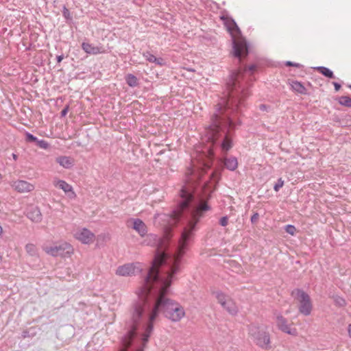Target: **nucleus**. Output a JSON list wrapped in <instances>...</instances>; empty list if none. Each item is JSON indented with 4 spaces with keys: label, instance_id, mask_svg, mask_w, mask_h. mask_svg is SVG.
Listing matches in <instances>:
<instances>
[{
    "label": "nucleus",
    "instance_id": "obj_24",
    "mask_svg": "<svg viewBox=\"0 0 351 351\" xmlns=\"http://www.w3.org/2000/svg\"><path fill=\"white\" fill-rule=\"evenodd\" d=\"M36 144L39 147L44 149H47L49 147V143L45 140H38V139L36 141Z\"/></svg>",
    "mask_w": 351,
    "mask_h": 351
},
{
    "label": "nucleus",
    "instance_id": "obj_9",
    "mask_svg": "<svg viewBox=\"0 0 351 351\" xmlns=\"http://www.w3.org/2000/svg\"><path fill=\"white\" fill-rule=\"evenodd\" d=\"M143 269L139 263L125 264L119 267L116 270V274L121 276H129L136 275Z\"/></svg>",
    "mask_w": 351,
    "mask_h": 351
},
{
    "label": "nucleus",
    "instance_id": "obj_5",
    "mask_svg": "<svg viewBox=\"0 0 351 351\" xmlns=\"http://www.w3.org/2000/svg\"><path fill=\"white\" fill-rule=\"evenodd\" d=\"M291 295L298 302L299 312L305 316L310 315L313 310V304L310 295L300 289L292 291Z\"/></svg>",
    "mask_w": 351,
    "mask_h": 351
},
{
    "label": "nucleus",
    "instance_id": "obj_43",
    "mask_svg": "<svg viewBox=\"0 0 351 351\" xmlns=\"http://www.w3.org/2000/svg\"><path fill=\"white\" fill-rule=\"evenodd\" d=\"M2 261V257L0 256V263Z\"/></svg>",
    "mask_w": 351,
    "mask_h": 351
},
{
    "label": "nucleus",
    "instance_id": "obj_6",
    "mask_svg": "<svg viewBox=\"0 0 351 351\" xmlns=\"http://www.w3.org/2000/svg\"><path fill=\"white\" fill-rule=\"evenodd\" d=\"M43 250L52 256H61L62 258L70 257L74 252L73 246L67 242H62L53 246L44 247Z\"/></svg>",
    "mask_w": 351,
    "mask_h": 351
},
{
    "label": "nucleus",
    "instance_id": "obj_23",
    "mask_svg": "<svg viewBox=\"0 0 351 351\" xmlns=\"http://www.w3.org/2000/svg\"><path fill=\"white\" fill-rule=\"evenodd\" d=\"M339 103L341 105L350 107L351 106V99L349 97H341L339 98Z\"/></svg>",
    "mask_w": 351,
    "mask_h": 351
},
{
    "label": "nucleus",
    "instance_id": "obj_16",
    "mask_svg": "<svg viewBox=\"0 0 351 351\" xmlns=\"http://www.w3.org/2000/svg\"><path fill=\"white\" fill-rule=\"evenodd\" d=\"M56 161L65 169H71L75 165V160L71 156H61L57 157Z\"/></svg>",
    "mask_w": 351,
    "mask_h": 351
},
{
    "label": "nucleus",
    "instance_id": "obj_19",
    "mask_svg": "<svg viewBox=\"0 0 351 351\" xmlns=\"http://www.w3.org/2000/svg\"><path fill=\"white\" fill-rule=\"evenodd\" d=\"M291 88L300 94L306 95V88L300 82L293 81L291 84Z\"/></svg>",
    "mask_w": 351,
    "mask_h": 351
},
{
    "label": "nucleus",
    "instance_id": "obj_29",
    "mask_svg": "<svg viewBox=\"0 0 351 351\" xmlns=\"http://www.w3.org/2000/svg\"><path fill=\"white\" fill-rule=\"evenodd\" d=\"M335 302L339 306H344L345 304H346V302H345L344 299H343L342 298H339V297L335 299Z\"/></svg>",
    "mask_w": 351,
    "mask_h": 351
},
{
    "label": "nucleus",
    "instance_id": "obj_41",
    "mask_svg": "<svg viewBox=\"0 0 351 351\" xmlns=\"http://www.w3.org/2000/svg\"><path fill=\"white\" fill-rule=\"evenodd\" d=\"M206 182H207V181L204 182V183L202 184V186H202V187H205V185H206Z\"/></svg>",
    "mask_w": 351,
    "mask_h": 351
},
{
    "label": "nucleus",
    "instance_id": "obj_17",
    "mask_svg": "<svg viewBox=\"0 0 351 351\" xmlns=\"http://www.w3.org/2000/svg\"><path fill=\"white\" fill-rule=\"evenodd\" d=\"M143 57L149 62H154L158 65H163L164 60L162 58H157L149 51H145L143 53Z\"/></svg>",
    "mask_w": 351,
    "mask_h": 351
},
{
    "label": "nucleus",
    "instance_id": "obj_2",
    "mask_svg": "<svg viewBox=\"0 0 351 351\" xmlns=\"http://www.w3.org/2000/svg\"><path fill=\"white\" fill-rule=\"evenodd\" d=\"M256 65H250L243 71L233 72L227 83V91L217 104L215 114L211 118L210 125L206 128L203 142L207 144L200 150H196L191 166L186 169L184 181L198 185L203 172L209 169L212 164L213 147L220 145L223 151L229 150L232 145L228 135L227 128H234L237 123L235 117L241 114L244 100L250 95L249 83L245 80L247 71L253 72ZM240 124V121H238Z\"/></svg>",
    "mask_w": 351,
    "mask_h": 351
},
{
    "label": "nucleus",
    "instance_id": "obj_8",
    "mask_svg": "<svg viewBox=\"0 0 351 351\" xmlns=\"http://www.w3.org/2000/svg\"><path fill=\"white\" fill-rule=\"evenodd\" d=\"M215 297L221 306L230 315H235L239 311L236 303L222 292H216Z\"/></svg>",
    "mask_w": 351,
    "mask_h": 351
},
{
    "label": "nucleus",
    "instance_id": "obj_20",
    "mask_svg": "<svg viewBox=\"0 0 351 351\" xmlns=\"http://www.w3.org/2000/svg\"><path fill=\"white\" fill-rule=\"evenodd\" d=\"M316 70L319 73H322L323 75H324L328 78L333 79L335 77L333 72L327 67L317 66V67H316Z\"/></svg>",
    "mask_w": 351,
    "mask_h": 351
},
{
    "label": "nucleus",
    "instance_id": "obj_21",
    "mask_svg": "<svg viewBox=\"0 0 351 351\" xmlns=\"http://www.w3.org/2000/svg\"><path fill=\"white\" fill-rule=\"evenodd\" d=\"M125 81L130 87H135L138 85V79L132 74H128L125 76Z\"/></svg>",
    "mask_w": 351,
    "mask_h": 351
},
{
    "label": "nucleus",
    "instance_id": "obj_18",
    "mask_svg": "<svg viewBox=\"0 0 351 351\" xmlns=\"http://www.w3.org/2000/svg\"><path fill=\"white\" fill-rule=\"evenodd\" d=\"M224 165L228 169L234 171L237 168L238 162L235 157H230L225 158Z\"/></svg>",
    "mask_w": 351,
    "mask_h": 351
},
{
    "label": "nucleus",
    "instance_id": "obj_39",
    "mask_svg": "<svg viewBox=\"0 0 351 351\" xmlns=\"http://www.w3.org/2000/svg\"><path fill=\"white\" fill-rule=\"evenodd\" d=\"M260 108H261V110H265L266 109V106L262 104V105L260 106Z\"/></svg>",
    "mask_w": 351,
    "mask_h": 351
},
{
    "label": "nucleus",
    "instance_id": "obj_1",
    "mask_svg": "<svg viewBox=\"0 0 351 351\" xmlns=\"http://www.w3.org/2000/svg\"><path fill=\"white\" fill-rule=\"evenodd\" d=\"M197 185L184 181L180 191V202L172 212V219L176 223L183 219V231L176 252L169 255L158 252L141 289L138 300L134 304L131 317L127 322L128 331L123 337V346L119 351H143L154 328V322L162 313L172 322L180 321L185 316L183 306L167 297L176 275L181 270L182 257L197 230L196 226L205 213L210 210L206 202H201L195 209L185 213L193 197Z\"/></svg>",
    "mask_w": 351,
    "mask_h": 351
},
{
    "label": "nucleus",
    "instance_id": "obj_12",
    "mask_svg": "<svg viewBox=\"0 0 351 351\" xmlns=\"http://www.w3.org/2000/svg\"><path fill=\"white\" fill-rule=\"evenodd\" d=\"M53 184L56 188L62 190L64 193L71 199H75L76 194L73 186L66 181L58 178H54Z\"/></svg>",
    "mask_w": 351,
    "mask_h": 351
},
{
    "label": "nucleus",
    "instance_id": "obj_7",
    "mask_svg": "<svg viewBox=\"0 0 351 351\" xmlns=\"http://www.w3.org/2000/svg\"><path fill=\"white\" fill-rule=\"evenodd\" d=\"M274 317L276 326L279 330L293 337H297L298 335V331L297 328L293 326V323H289L287 319L285 318L281 313L275 312Z\"/></svg>",
    "mask_w": 351,
    "mask_h": 351
},
{
    "label": "nucleus",
    "instance_id": "obj_15",
    "mask_svg": "<svg viewBox=\"0 0 351 351\" xmlns=\"http://www.w3.org/2000/svg\"><path fill=\"white\" fill-rule=\"evenodd\" d=\"M130 221L132 222V228L144 237L147 232L145 223L140 219H132Z\"/></svg>",
    "mask_w": 351,
    "mask_h": 351
},
{
    "label": "nucleus",
    "instance_id": "obj_38",
    "mask_svg": "<svg viewBox=\"0 0 351 351\" xmlns=\"http://www.w3.org/2000/svg\"><path fill=\"white\" fill-rule=\"evenodd\" d=\"M348 332L349 335L351 334V324H349L348 326Z\"/></svg>",
    "mask_w": 351,
    "mask_h": 351
},
{
    "label": "nucleus",
    "instance_id": "obj_42",
    "mask_svg": "<svg viewBox=\"0 0 351 351\" xmlns=\"http://www.w3.org/2000/svg\"><path fill=\"white\" fill-rule=\"evenodd\" d=\"M211 176H213V173H211V174L209 176V177H208V178H210Z\"/></svg>",
    "mask_w": 351,
    "mask_h": 351
},
{
    "label": "nucleus",
    "instance_id": "obj_36",
    "mask_svg": "<svg viewBox=\"0 0 351 351\" xmlns=\"http://www.w3.org/2000/svg\"><path fill=\"white\" fill-rule=\"evenodd\" d=\"M63 58H64L63 55L58 56L56 58L58 62H60L63 60Z\"/></svg>",
    "mask_w": 351,
    "mask_h": 351
},
{
    "label": "nucleus",
    "instance_id": "obj_27",
    "mask_svg": "<svg viewBox=\"0 0 351 351\" xmlns=\"http://www.w3.org/2000/svg\"><path fill=\"white\" fill-rule=\"evenodd\" d=\"M26 141L29 142H36L37 141V137L34 136L33 134L26 132L25 134Z\"/></svg>",
    "mask_w": 351,
    "mask_h": 351
},
{
    "label": "nucleus",
    "instance_id": "obj_14",
    "mask_svg": "<svg viewBox=\"0 0 351 351\" xmlns=\"http://www.w3.org/2000/svg\"><path fill=\"white\" fill-rule=\"evenodd\" d=\"M27 217L35 223L40 222L43 219L41 212L37 206L30 207L27 211Z\"/></svg>",
    "mask_w": 351,
    "mask_h": 351
},
{
    "label": "nucleus",
    "instance_id": "obj_35",
    "mask_svg": "<svg viewBox=\"0 0 351 351\" xmlns=\"http://www.w3.org/2000/svg\"><path fill=\"white\" fill-rule=\"evenodd\" d=\"M63 14L66 18H68L69 16V12L66 8H64Z\"/></svg>",
    "mask_w": 351,
    "mask_h": 351
},
{
    "label": "nucleus",
    "instance_id": "obj_4",
    "mask_svg": "<svg viewBox=\"0 0 351 351\" xmlns=\"http://www.w3.org/2000/svg\"><path fill=\"white\" fill-rule=\"evenodd\" d=\"M249 336L253 343L261 349L269 350L272 348L271 335L267 330L252 326L249 328Z\"/></svg>",
    "mask_w": 351,
    "mask_h": 351
},
{
    "label": "nucleus",
    "instance_id": "obj_32",
    "mask_svg": "<svg viewBox=\"0 0 351 351\" xmlns=\"http://www.w3.org/2000/svg\"><path fill=\"white\" fill-rule=\"evenodd\" d=\"M285 65L286 66H295V67H300V64L295 63V62H291V61H287L285 62Z\"/></svg>",
    "mask_w": 351,
    "mask_h": 351
},
{
    "label": "nucleus",
    "instance_id": "obj_13",
    "mask_svg": "<svg viewBox=\"0 0 351 351\" xmlns=\"http://www.w3.org/2000/svg\"><path fill=\"white\" fill-rule=\"evenodd\" d=\"M82 48L88 54L97 55L106 52L105 49L102 46H95L88 43H83L82 44Z\"/></svg>",
    "mask_w": 351,
    "mask_h": 351
},
{
    "label": "nucleus",
    "instance_id": "obj_31",
    "mask_svg": "<svg viewBox=\"0 0 351 351\" xmlns=\"http://www.w3.org/2000/svg\"><path fill=\"white\" fill-rule=\"evenodd\" d=\"M147 239L155 242H157L159 240V238L156 234H152L147 235Z\"/></svg>",
    "mask_w": 351,
    "mask_h": 351
},
{
    "label": "nucleus",
    "instance_id": "obj_30",
    "mask_svg": "<svg viewBox=\"0 0 351 351\" xmlns=\"http://www.w3.org/2000/svg\"><path fill=\"white\" fill-rule=\"evenodd\" d=\"M258 218H259V215H258V213H254V215L251 217V219H250L251 222H252V223H256V222H257V221H258Z\"/></svg>",
    "mask_w": 351,
    "mask_h": 351
},
{
    "label": "nucleus",
    "instance_id": "obj_26",
    "mask_svg": "<svg viewBox=\"0 0 351 351\" xmlns=\"http://www.w3.org/2000/svg\"><path fill=\"white\" fill-rule=\"evenodd\" d=\"M284 185V180L282 178H279L277 182L275 184L274 186V189L275 191H278L280 189H281Z\"/></svg>",
    "mask_w": 351,
    "mask_h": 351
},
{
    "label": "nucleus",
    "instance_id": "obj_33",
    "mask_svg": "<svg viewBox=\"0 0 351 351\" xmlns=\"http://www.w3.org/2000/svg\"><path fill=\"white\" fill-rule=\"evenodd\" d=\"M69 110V106L65 107L61 112V116L64 117L66 115Z\"/></svg>",
    "mask_w": 351,
    "mask_h": 351
},
{
    "label": "nucleus",
    "instance_id": "obj_11",
    "mask_svg": "<svg viewBox=\"0 0 351 351\" xmlns=\"http://www.w3.org/2000/svg\"><path fill=\"white\" fill-rule=\"evenodd\" d=\"M10 186L12 189L20 193H29L34 190V184L23 180L12 181Z\"/></svg>",
    "mask_w": 351,
    "mask_h": 351
},
{
    "label": "nucleus",
    "instance_id": "obj_22",
    "mask_svg": "<svg viewBox=\"0 0 351 351\" xmlns=\"http://www.w3.org/2000/svg\"><path fill=\"white\" fill-rule=\"evenodd\" d=\"M25 250L27 253L32 256H36L37 254L36 246L33 243H27L25 245Z\"/></svg>",
    "mask_w": 351,
    "mask_h": 351
},
{
    "label": "nucleus",
    "instance_id": "obj_10",
    "mask_svg": "<svg viewBox=\"0 0 351 351\" xmlns=\"http://www.w3.org/2000/svg\"><path fill=\"white\" fill-rule=\"evenodd\" d=\"M74 237L83 244H90L95 239V234L87 228H79L73 233Z\"/></svg>",
    "mask_w": 351,
    "mask_h": 351
},
{
    "label": "nucleus",
    "instance_id": "obj_37",
    "mask_svg": "<svg viewBox=\"0 0 351 351\" xmlns=\"http://www.w3.org/2000/svg\"><path fill=\"white\" fill-rule=\"evenodd\" d=\"M12 156L13 159H14L15 161H16V160H17V159H18V156H17L16 154L13 153V154H12Z\"/></svg>",
    "mask_w": 351,
    "mask_h": 351
},
{
    "label": "nucleus",
    "instance_id": "obj_34",
    "mask_svg": "<svg viewBox=\"0 0 351 351\" xmlns=\"http://www.w3.org/2000/svg\"><path fill=\"white\" fill-rule=\"evenodd\" d=\"M334 86H335V89L336 91H339L341 88V84L337 83V82H332Z\"/></svg>",
    "mask_w": 351,
    "mask_h": 351
},
{
    "label": "nucleus",
    "instance_id": "obj_40",
    "mask_svg": "<svg viewBox=\"0 0 351 351\" xmlns=\"http://www.w3.org/2000/svg\"><path fill=\"white\" fill-rule=\"evenodd\" d=\"M2 233H3V229H2V227L0 226V237L2 235Z\"/></svg>",
    "mask_w": 351,
    "mask_h": 351
},
{
    "label": "nucleus",
    "instance_id": "obj_28",
    "mask_svg": "<svg viewBox=\"0 0 351 351\" xmlns=\"http://www.w3.org/2000/svg\"><path fill=\"white\" fill-rule=\"evenodd\" d=\"M228 223V217L227 216H224L221 217L219 220V224L221 226H226Z\"/></svg>",
    "mask_w": 351,
    "mask_h": 351
},
{
    "label": "nucleus",
    "instance_id": "obj_25",
    "mask_svg": "<svg viewBox=\"0 0 351 351\" xmlns=\"http://www.w3.org/2000/svg\"><path fill=\"white\" fill-rule=\"evenodd\" d=\"M285 231L291 235H294V234L296 231L295 227L293 225H287L285 226Z\"/></svg>",
    "mask_w": 351,
    "mask_h": 351
},
{
    "label": "nucleus",
    "instance_id": "obj_3",
    "mask_svg": "<svg viewBox=\"0 0 351 351\" xmlns=\"http://www.w3.org/2000/svg\"><path fill=\"white\" fill-rule=\"evenodd\" d=\"M223 23L228 31L232 36L233 54L239 60L243 56L248 54V49L246 41L242 38H235L237 34H240V30L234 20L228 16H221Z\"/></svg>",
    "mask_w": 351,
    "mask_h": 351
}]
</instances>
